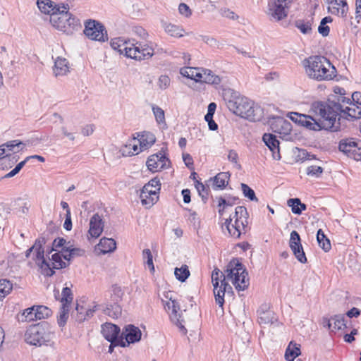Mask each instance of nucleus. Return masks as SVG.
Returning <instances> with one entry per match:
<instances>
[{"label": "nucleus", "mask_w": 361, "mask_h": 361, "mask_svg": "<svg viewBox=\"0 0 361 361\" xmlns=\"http://www.w3.org/2000/svg\"><path fill=\"white\" fill-rule=\"evenodd\" d=\"M221 15L224 17L229 19H235L237 18V16L234 12L228 9V8H222L221 10Z\"/></svg>", "instance_id": "338daca9"}, {"label": "nucleus", "mask_w": 361, "mask_h": 361, "mask_svg": "<svg viewBox=\"0 0 361 361\" xmlns=\"http://www.w3.org/2000/svg\"><path fill=\"white\" fill-rule=\"evenodd\" d=\"M229 281L238 291L245 290L250 284L248 274L238 259L234 258L227 264L224 272L215 268L212 273V283L215 301L219 307L224 304L226 293L232 291Z\"/></svg>", "instance_id": "f257e3e1"}, {"label": "nucleus", "mask_w": 361, "mask_h": 361, "mask_svg": "<svg viewBox=\"0 0 361 361\" xmlns=\"http://www.w3.org/2000/svg\"><path fill=\"white\" fill-rule=\"evenodd\" d=\"M142 258L145 263L147 265L149 270L153 272L154 271V266L153 263V257L149 249H145L142 251Z\"/></svg>", "instance_id": "864d4df0"}, {"label": "nucleus", "mask_w": 361, "mask_h": 361, "mask_svg": "<svg viewBox=\"0 0 361 361\" xmlns=\"http://www.w3.org/2000/svg\"><path fill=\"white\" fill-rule=\"evenodd\" d=\"M202 82L214 85H218L221 82L220 77L219 75L214 74L213 72L210 70L202 68Z\"/></svg>", "instance_id": "a19ab883"}, {"label": "nucleus", "mask_w": 361, "mask_h": 361, "mask_svg": "<svg viewBox=\"0 0 361 361\" xmlns=\"http://www.w3.org/2000/svg\"><path fill=\"white\" fill-rule=\"evenodd\" d=\"M348 157L355 160L361 159V148L358 147L357 144H356L353 148L351 153L350 155H348Z\"/></svg>", "instance_id": "e2e57ef3"}, {"label": "nucleus", "mask_w": 361, "mask_h": 361, "mask_svg": "<svg viewBox=\"0 0 361 361\" xmlns=\"http://www.w3.org/2000/svg\"><path fill=\"white\" fill-rule=\"evenodd\" d=\"M86 307L83 305L77 303L75 307V311L77 312L75 316L76 321L79 322H82L86 319V316L85 315Z\"/></svg>", "instance_id": "13d9d810"}, {"label": "nucleus", "mask_w": 361, "mask_h": 361, "mask_svg": "<svg viewBox=\"0 0 361 361\" xmlns=\"http://www.w3.org/2000/svg\"><path fill=\"white\" fill-rule=\"evenodd\" d=\"M328 4V11L333 15L345 17L348 11L346 0H325Z\"/></svg>", "instance_id": "6ab92c4d"}, {"label": "nucleus", "mask_w": 361, "mask_h": 361, "mask_svg": "<svg viewBox=\"0 0 361 361\" xmlns=\"http://www.w3.org/2000/svg\"><path fill=\"white\" fill-rule=\"evenodd\" d=\"M174 274L178 281L184 282L190 276L188 267L187 265H183L180 268H176Z\"/></svg>", "instance_id": "09e8293b"}, {"label": "nucleus", "mask_w": 361, "mask_h": 361, "mask_svg": "<svg viewBox=\"0 0 361 361\" xmlns=\"http://www.w3.org/2000/svg\"><path fill=\"white\" fill-rule=\"evenodd\" d=\"M248 214L247 209L243 206H238L235 208L233 215L225 219L222 226V229H226L228 234L235 238H240L243 233L247 231L248 224Z\"/></svg>", "instance_id": "423d86ee"}, {"label": "nucleus", "mask_w": 361, "mask_h": 361, "mask_svg": "<svg viewBox=\"0 0 361 361\" xmlns=\"http://www.w3.org/2000/svg\"><path fill=\"white\" fill-rule=\"evenodd\" d=\"M241 189L245 197H247L251 201H258V199L255 196V191L247 185L241 183Z\"/></svg>", "instance_id": "6e6d98bb"}, {"label": "nucleus", "mask_w": 361, "mask_h": 361, "mask_svg": "<svg viewBox=\"0 0 361 361\" xmlns=\"http://www.w3.org/2000/svg\"><path fill=\"white\" fill-rule=\"evenodd\" d=\"M66 20L65 28H63V32L71 35L74 30H77L80 27V22L78 18L73 16L71 13L68 11V16Z\"/></svg>", "instance_id": "2f4dec72"}, {"label": "nucleus", "mask_w": 361, "mask_h": 361, "mask_svg": "<svg viewBox=\"0 0 361 361\" xmlns=\"http://www.w3.org/2000/svg\"><path fill=\"white\" fill-rule=\"evenodd\" d=\"M195 188L198 191L199 195L202 197V200H207L209 190V186L205 185L202 183L197 180L195 183Z\"/></svg>", "instance_id": "5fc2aeb1"}, {"label": "nucleus", "mask_w": 361, "mask_h": 361, "mask_svg": "<svg viewBox=\"0 0 361 361\" xmlns=\"http://www.w3.org/2000/svg\"><path fill=\"white\" fill-rule=\"evenodd\" d=\"M310 112L319 118H315L310 115L292 112L289 118L295 123L307 128L309 130L319 131L321 130H338V126L335 125L336 111L331 110L329 104L324 102H314L312 104Z\"/></svg>", "instance_id": "f03ea898"}, {"label": "nucleus", "mask_w": 361, "mask_h": 361, "mask_svg": "<svg viewBox=\"0 0 361 361\" xmlns=\"http://www.w3.org/2000/svg\"><path fill=\"white\" fill-rule=\"evenodd\" d=\"M179 13L185 16L189 17L191 16V10L189 6L184 3H181L178 6Z\"/></svg>", "instance_id": "0e129e2a"}, {"label": "nucleus", "mask_w": 361, "mask_h": 361, "mask_svg": "<svg viewBox=\"0 0 361 361\" xmlns=\"http://www.w3.org/2000/svg\"><path fill=\"white\" fill-rule=\"evenodd\" d=\"M161 188V183L159 179L154 178L152 179L148 183L145 184L142 190H144V192L149 194V192L152 193L154 195V200L155 198H159L158 192Z\"/></svg>", "instance_id": "4c0bfd02"}, {"label": "nucleus", "mask_w": 361, "mask_h": 361, "mask_svg": "<svg viewBox=\"0 0 361 361\" xmlns=\"http://www.w3.org/2000/svg\"><path fill=\"white\" fill-rule=\"evenodd\" d=\"M6 151H5L4 146L0 145V160H1V167L2 169H8V168H11L13 164L18 161L17 156H13L12 157H7L5 154Z\"/></svg>", "instance_id": "f704fd0d"}, {"label": "nucleus", "mask_w": 361, "mask_h": 361, "mask_svg": "<svg viewBox=\"0 0 361 361\" xmlns=\"http://www.w3.org/2000/svg\"><path fill=\"white\" fill-rule=\"evenodd\" d=\"M152 111L157 123H163L165 122L164 111L161 108L154 106L152 107Z\"/></svg>", "instance_id": "4d7b16f0"}, {"label": "nucleus", "mask_w": 361, "mask_h": 361, "mask_svg": "<svg viewBox=\"0 0 361 361\" xmlns=\"http://www.w3.org/2000/svg\"><path fill=\"white\" fill-rule=\"evenodd\" d=\"M136 140L140 143L138 145L142 152L147 149L154 143L155 137L154 135L150 133H144L139 134L137 137H136Z\"/></svg>", "instance_id": "c756f323"}, {"label": "nucleus", "mask_w": 361, "mask_h": 361, "mask_svg": "<svg viewBox=\"0 0 361 361\" xmlns=\"http://www.w3.org/2000/svg\"><path fill=\"white\" fill-rule=\"evenodd\" d=\"M47 14L49 15L51 25L59 30L63 31L68 16L69 6L68 4H56L47 0Z\"/></svg>", "instance_id": "6e6552de"}, {"label": "nucleus", "mask_w": 361, "mask_h": 361, "mask_svg": "<svg viewBox=\"0 0 361 361\" xmlns=\"http://www.w3.org/2000/svg\"><path fill=\"white\" fill-rule=\"evenodd\" d=\"M300 353V345L291 341L286 350L285 358L287 361H293Z\"/></svg>", "instance_id": "e433bc0d"}, {"label": "nucleus", "mask_w": 361, "mask_h": 361, "mask_svg": "<svg viewBox=\"0 0 361 361\" xmlns=\"http://www.w3.org/2000/svg\"><path fill=\"white\" fill-rule=\"evenodd\" d=\"M326 104H329L331 110L336 111L335 116V125L338 126L340 123L337 121V117L340 114L346 118L358 119L361 118V106L353 103L349 98L341 97L338 99V103L329 102Z\"/></svg>", "instance_id": "0eeeda50"}, {"label": "nucleus", "mask_w": 361, "mask_h": 361, "mask_svg": "<svg viewBox=\"0 0 361 361\" xmlns=\"http://www.w3.org/2000/svg\"><path fill=\"white\" fill-rule=\"evenodd\" d=\"M116 249V243L113 238H102L97 245L95 250L99 254L105 255L113 252Z\"/></svg>", "instance_id": "5701e85b"}, {"label": "nucleus", "mask_w": 361, "mask_h": 361, "mask_svg": "<svg viewBox=\"0 0 361 361\" xmlns=\"http://www.w3.org/2000/svg\"><path fill=\"white\" fill-rule=\"evenodd\" d=\"M90 228L88 234L90 237L97 238L102 234L104 222L101 216L98 214H94L90 219Z\"/></svg>", "instance_id": "aec40b11"}, {"label": "nucleus", "mask_w": 361, "mask_h": 361, "mask_svg": "<svg viewBox=\"0 0 361 361\" xmlns=\"http://www.w3.org/2000/svg\"><path fill=\"white\" fill-rule=\"evenodd\" d=\"M66 219L63 224V228L66 231H71L72 229V221H71V210H68L67 212H66Z\"/></svg>", "instance_id": "69168bd1"}, {"label": "nucleus", "mask_w": 361, "mask_h": 361, "mask_svg": "<svg viewBox=\"0 0 361 361\" xmlns=\"http://www.w3.org/2000/svg\"><path fill=\"white\" fill-rule=\"evenodd\" d=\"M13 289V284L6 279L0 280V301L8 295Z\"/></svg>", "instance_id": "49530a36"}, {"label": "nucleus", "mask_w": 361, "mask_h": 361, "mask_svg": "<svg viewBox=\"0 0 361 361\" xmlns=\"http://www.w3.org/2000/svg\"><path fill=\"white\" fill-rule=\"evenodd\" d=\"M238 199L233 197L229 200H225L223 197H220L219 199V213L220 215H224L225 212L229 208L231 207L233 204H235L238 202Z\"/></svg>", "instance_id": "c03bdc74"}, {"label": "nucleus", "mask_w": 361, "mask_h": 361, "mask_svg": "<svg viewBox=\"0 0 361 361\" xmlns=\"http://www.w3.org/2000/svg\"><path fill=\"white\" fill-rule=\"evenodd\" d=\"M138 144L140 143L136 140V137L130 140L121 149L123 155L133 156L138 154L142 152Z\"/></svg>", "instance_id": "cd10ccee"}, {"label": "nucleus", "mask_w": 361, "mask_h": 361, "mask_svg": "<svg viewBox=\"0 0 361 361\" xmlns=\"http://www.w3.org/2000/svg\"><path fill=\"white\" fill-rule=\"evenodd\" d=\"M94 130V126L93 125L89 124V125L85 126L82 128L81 133L84 136H89L93 133Z\"/></svg>", "instance_id": "774afa93"}, {"label": "nucleus", "mask_w": 361, "mask_h": 361, "mask_svg": "<svg viewBox=\"0 0 361 361\" xmlns=\"http://www.w3.org/2000/svg\"><path fill=\"white\" fill-rule=\"evenodd\" d=\"M53 72L55 76H63L69 72L68 61L64 58L58 57L54 62Z\"/></svg>", "instance_id": "c85d7f7f"}, {"label": "nucleus", "mask_w": 361, "mask_h": 361, "mask_svg": "<svg viewBox=\"0 0 361 361\" xmlns=\"http://www.w3.org/2000/svg\"><path fill=\"white\" fill-rule=\"evenodd\" d=\"M171 80L169 76L162 75L159 78L158 85L162 90L166 89L170 85Z\"/></svg>", "instance_id": "052dcab7"}, {"label": "nucleus", "mask_w": 361, "mask_h": 361, "mask_svg": "<svg viewBox=\"0 0 361 361\" xmlns=\"http://www.w3.org/2000/svg\"><path fill=\"white\" fill-rule=\"evenodd\" d=\"M202 68L194 67H183L180 68V73L187 78H190L196 82L202 80Z\"/></svg>", "instance_id": "393cba45"}, {"label": "nucleus", "mask_w": 361, "mask_h": 361, "mask_svg": "<svg viewBox=\"0 0 361 361\" xmlns=\"http://www.w3.org/2000/svg\"><path fill=\"white\" fill-rule=\"evenodd\" d=\"M101 333L106 340L115 345H120L121 338H118L120 329L111 323H105L102 325Z\"/></svg>", "instance_id": "a211bd4d"}, {"label": "nucleus", "mask_w": 361, "mask_h": 361, "mask_svg": "<svg viewBox=\"0 0 361 361\" xmlns=\"http://www.w3.org/2000/svg\"><path fill=\"white\" fill-rule=\"evenodd\" d=\"M288 207H291L292 212L295 214H301L302 211L306 210L307 206L301 202L298 198L289 199L287 202Z\"/></svg>", "instance_id": "ea45409f"}, {"label": "nucleus", "mask_w": 361, "mask_h": 361, "mask_svg": "<svg viewBox=\"0 0 361 361\" xmlns=\"http://www.w3.org/2000/svg\"><path fill=\"white\" fill-rule=\"evenodd\" d=\"M140 197L142 204L143 205H145L147 207H152L154 203L157 202V201L158 200V198H155V200H154V195H152V193H151L149 192V194L147 192L145 193L144 192V190H141Z\"/></svg>", "instance_id": "de8ad7c7"}, {"label": "nucleus", "mask_w": 361, "mask_h": 361, "mask_svg": "<svg viewBox=\"0 0 361 361\" xmlns=\"http://www.w3.org/2000/svg\"><path fill=\"white\" fill-rule=\"evenodd\" d=\"M61 307L58 316L57 322L59 326L63 327L66 324L69 316L70 305L73 302V296L70 288L65 287L63 288L61 293Z\"/></svg>", "instance_id": "4468645a"}, {"label": "nucleus", "mask_w": 361, "mask_h": 361, "mask_svg": "<svg viewBox=\"0 0 361 361\" xmlns=\"http://www.w3.org/2000/svg\"><path fill=\"white\" fill-rule=\"evenodd\" d=\"M142 332L138 327L132 324L126 326L121 335L120 345L126 347L130 343L138 342L141 339Z\"/></svg>", "instance_id": "2eb2a0df"}, {"label": "nucleus", "mask_w": 361, "mask_h": 361, "mask_svg": "<svg viewBox=\"0 0 361 361\" xmlns=\"http://www.w3.org/2000/svg\"><path fill=\"white\" fill-rule=\"evenodd\" d=\"M324 321L326 322V325L329 328H331L333 322V329L334 330H341L346 326L345 317L342 314L334 315L330 319L324 318Z\"/></svg>", "instance_id": "72a5a7b5"}, {"label": "nucleus", "mask_w": 361, "mask_h": 361, "mask_svg": "<svg viewBox=\"0 0 361 361\" xmlns=\"http://www.w3.org/2000/svg\"><path fill=\"white\" fill-rule=\"evenodd\" d=\"M317 240L319 246L324 251L329 252L331 248L329 239L326 236L322 229H319L317 233Z\"/></svg>", "instance_id": "79ce46f5"}, {"label": "nucleus", "mask_w": 361, "mask_h": 361, "mask_svg": "<svg viewBox=\"0 0 361 361\" xmlns=\"http://www.w3.org/2000/svg\"><path fill=\"white\" fill-rule=\"evenodd\" d=\"M45 238H40L37 239L35 244L26 252V257H30L35 265L38 267L42 274H44L45 269L44 264H45L44 251H45Z\"/></svg>", "instance_id": "9d476101"}, {"label": "nucleus", "mask_w": 361, "mask_h": 361, "mask_svg": "<svg viewBox=\"0 0 361 361\" xmlns=\"http://www.w3.org/2000/svg\"><path fill=\"white\" fill-rule=\"evenodd\" d=\"M62 253L58 252L52 255L51 259L47 262V276H52L54 274L53 269H60L66 267V263L62 260Z\"/></svg>", "instance_id": "4be33fe9"}, {"label": "nucleus", "mask_w": 361, "mask_h": 361, "mask_svg": "<svg viewBox=\"0 0 361 361\" xmlns=\"http://www.w3.org/2000/svg\"><path fill=\"white\" fill-rule=\"evenodd\" d=\"M6 153L5 154L7 157H12V154H16L23 150L25 147V144L18 140L8 141L2 145Z\"/></svg>", "instance_id": "a878e982"}, {"label": "nucleus", "mask_w": 361, "mask_h": 361, "mask_svg": "<svg viewBox=\"0 0 361 361\" xmlns=\"http://www.w3.org/2000/svg\"><path fill=\"white\" fill-rule=\"evenodd\" d=\"M357 144L352 139L342 140L339 143V150L346 154L348 157L350 154L351 150Z\"/></svg>", "instance_id": "a18cd8bd"}, {"label": "nucleus", "mask_w": 361, "mask_h": 361, "mask_svg": "<svg viewBox=\"0 0 361 361\" xmlns=\"http://www.w3.org/2000/svg\"><path fill=\"white\" fill-rule=\"evenodd\" d=\"M84 254V250L80 248L73 247L70 243L66 247V249L63 252V258L66 260H71L75 256H81Z\"/></svg>", "instance_id": "37998d69"}, {"label": "nucleus", "mask_w": 361, "mask_h": 361, "mask_svg": "<svg viewBox=\"0 0 361 361\" xmlns=\"http://www.w3.org/2000/svg\"><path fill=\"white\" fill-rule=\"evenodd\" d=\"M292 2L293 0L269 1L267 14L271 20L279 21L288 16V9Z\"/></svg>", "instance_id": "f8f14e48"}, {"label": "nucleus", "mask_w": 361, "mask_h": 361, "mask_svg": "<svg viewBox=\"0 0 361 361\" xmlns=\"http://www.w3.org/2000/svg\"><path fill=\"white\" fill-rule=\"evenodd\" d=\"M308 78L316 81H329L336 76V69L330 61L322 56H311L302 61Z\"/></svg>", "instance_id": "20e7f679"}, {"label": "nucleus", "mask_w": 361, "mask_h": 361, "mask_svg": "<svg viewBox=\"0 0 361 361\" xmlns=\"http://www.w3.org/2000/svg\"><path fill=\"white\" fill-rule=\"evenodd\" d=\"M188 220L195 228L200 226V221L195 212L190 210Z\"/></svg>", "instance_id": "680f3d73"}, {"label": "nucleus", "mask_w": 361, "mask_h": 361, "mask_svg": "<svg viewBox=\"0 0 361 361\" xmlns=\"http://www.w3.org/2000/svg\"><path fill=\"white\" fill-rule=\"evenodd\" d=\"M323 173V169L319 166H310L307 168V174L318 178Z\"/></svg>", "instance_id": "bf43d9fd"}, {"label": "nucleus", "mask_w": 361, "mask_h": 361, "mask_svg": "<svg viewBox=\"0 0 361 361\" xmlns=\"http://www.w3.org/2000/svg\"><path fill=\"white\" fill-rule=\"evenodd\" d=\"M230 174L226 172H221L216 175L210 180L213 182V188L214 190H222L228 183Z\"/></svg>", "instance_id": "7c9ffc66"}, {"label": "nucleus", "mask_w": 361, "mask_h": 361, "mask_svg": "<svg viewBox=\"0 0 361 361\" xmlns=\"http://www.w3.org/2000/svg\"><path fill=\"white\" fill-rule=\"evenodd\" d=\"M276 321V318L273 311L263 308L258 310V322L260 325L271 324Z\"/></svg>", "instance_id": "bb28decb"}, {"label": "nucleus", "mask_w": 361, "mask_h": 361, "mask_svg": "<svg viewBox=\"0 0 361 361\" xmlns=\"http://www.w3.org/2000/svg\"><path fill=\"white\" fill-rule=\"evenodd\" d=\"M45 312V306L33 305L23 310L18 320L22 322H30L35 320H39L44 318Z\"/></svg>", "instance_id": "dca6fc26"}, {"label": "nucleus", "mask_w": 361, "mask_h": 361, "mask_svg": "<svg viewBox=\"0 0 361 361\" xmlns=\"http://www.w3.org/2000/svg\"><path fill=\"white\" fill-rule=\"evenodd\" d=\"M25 341L32 345L41 346L45 343V325L39 323L30 326L25 334Z\"/></svg>", "instance_id": "ddd939ff"}, {"label": "nucleus", "mask_w": 361, "mask_h": 361, "mask_svg": "<svg viewBox=\"0 0 361 361\" xmlns=\"http://www.w3.org/2000/svg\"><path fill=\"white\" fill-rule=\"evenodd\" d=\"M262 140L265 145L272 152L273 158L276 160H279L281 159L279 152V141L276 139V137L270 133H265L262 137Z\"/></svg>", "instance_id": "412c9836"}, {"label": "nucleus", "mask_w": 361, "mask_h": 361, "mask_svg": "<svg viewBox=\"0 0 361 361\" xmlns=\"http://www.w3.org/2000/svg\"><path fill=\"white\" fill-rule=\"evenodd\" d=\"M289 244L290 247L297 259L301 263H306L307 258L301 244L300 235L297 231H293L290 233Z\"/></svg>", "instance_id": "f3484780"}, {"label": "nucleus", "mask_w": 361, "mask_h": 361, "mask_svg": "<svg viewBox=\"0 0 361 361\" xmlns=\"http://www.w3.org/2000/svg\"><path fill=\"white\" fill-rule=\"evenodd\" d=\"M162 26L164 31L171 37H181L184 36L185 30L181 26L171 23H163Z\"/></svg>", "instance_id": "473e14b6"}, {"label": "nucleus", "mask_w": 361, "mask_h": 361, "mask_svg": "<svg viewBox=\"0 0 361 361\" xmlns=\"http://www.w3.org/2000/svg\"><path fill=\"white\" fill-rule=\"evenodd\" d=\"M173 293L169 291L164 293V299H162V303L165 310L168 312L170 319L183 333H187V329L183 324V319H182L181 311L180 305L178 301L173 298Z\"/></svg>", "instance_id": "1a4fd4ad"}, {"label": "nucleus", "mask_w": 361, "mask_h": 361, "mask_svg": "<svg viewBox=\"0 0 361 361\" xmlns=\"http://www.w3.org/2000/svg\"><path fill=\"white\" fill-rule=\"evenodd\" d=\"M166 157L161 154L151 155L147 160L146 164L149 170L157 171L165 164Z\"/></svg>", "instance_id": "b1692460"}, {"label": "nucleus", "mask_w": 361, "mask_h": 361, "mask_svg": "<svg viewBox=\"0 0 361 361\" xmlns=\"http://www.w3.org/2000/svg\"><path fill=\"white\" fill-rule=\"evenodd\" d=\"M70 244V242H67L63 238H56L52 243V251H59V252L62 253L66 249V247Z\"/></svg>", "instance_id": "8fccbe9b"}, {"label": "nucleus", "mask_w": 361, "mask_h": 361, "mask_svg": "<svg viewBox=\"0 0 361 361\" xmlns=\"http://www.w3.org/2000/svg\"><path fill=\"white\" fill-rule=\"evenodd\" d=\"M124 292L120 286L114 285L111 287V298L114 302L118 303L122 300Z\"/></svg>", "instance_id": "603ef678"}, {"label": "nucleus", "mask_w": 361, "mask_h": 361, "mask_svg": "<svg viewBox=\"0 0 361 361\" xmlns=\"http://www.w3.org/2000/svg\"><path fill=\"white\" fill-rule=\"evenodd\" d=\"M84 33L91 40L105 42L108 39L104 26L95 20L90 19L85 23Z\"/></svg>", "instance_id": "9b49d317"}, {"label": "nucleus", "mask_w": 361, "mask_h": 361, "mask_svg": "<svg viewBox=\"0 0 361 361\" xmlns=\"http://www.w3.org/2000/svg\"><path fill=\"white\" fill-rule=\"evenodd\" d=\"M111 47L121 54L124 53L127 57L137 61L148 59L154 54L152 47L135 39L123 42L121 39H114L111 42Z\"/></svg>", "instance_id": "39448f33"}, {"label": "nucleus", "mask_w": 361, "mask_h": 361, "mask_svg": "<svg viewBox=\"0 0 361 361\" xmlns=\"http://www.w3.org/2000/svg\"><path fill=\"white\" fill-rule=\"evenodd\" d=\"M222 97L228 109L242 118L257 121L263 116V110L259 106L233 89H224Z\"/></svg>", "instance_id": "7ed1b4c3"}, {"label": "nucleus", "mask_w": 361, "mask_h": 361, "mask_svg": "<svg viewBox=\"0 0 361 361\" xmlns=\"http://www.w3.org/2000/svg\"><path fill=\"white\" fill-rule=\"evenodd\" d=\"M313 18L310 19H299L295 20V26L304 35H309L312 32V25Z\"/></svg>", "instance_id": "58836bf2"}, {"label": "nucleus", "mask_w": 361, "mask_h": 361, "mask_svg": "<svg viewBox=\"0 0 361 361\" xmlns=\"http://www.w3.org/2000/svg\"><path fill=\"white\" fill-rule=\"evenodd\" d=\"M333 20L332 18L330 16H326L324 18L320 25L318 27V32L319 34H321L324 37H326L329 35L330 32V28L328 25H326L327 23H331Z\"/></svg>", "instance_id": "3c124183"}, {"label": "nucleus", "mask_w": 361, "mask_h": 361, "mask_svg": "<svg viewBox=\"0 0 361 361\" xmlns=\"http://www.w3.org/2000/svg\"><path fill=\"white\" fill-rule=\"evenodd\" d=\"M36 159L39 160L41 162H44V158L43 157H42V156H39V155L29 156V157H26V159L25 160H23V161H20V163H18L16 166V167L13 170H11L9 173H6L4 176V178H9L13 177L14 176H16L17 173H19V171L22 169V168L25 166V164L30 159Z\"/></svg>", "instance_id": "c9c22d12"}]
</instances>
